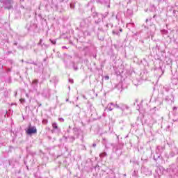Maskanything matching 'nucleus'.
Masks as SVG:
<instances>
[{
	"label": "nucleus",
	"instance_id": "obj_20",
	"mask_svg": "<svg viewBox=\"0 0 178 178\" xmlns=\"http://www.w3.org/2000/svg\"><path fill=\"white\" fill-rule=\"evenodd\" d=\"M38 80H34L32 82V84H38Z\"/></svg>",
	"mask_w": 178,
	"mask_h": 178
},
{
	"label": "nucleus",
	"instance_id": "obj_38",
	"mask_svg": "<svg viewBox=\"0 0 178 178\" xmlns=\"http://www.w3.org/2000/svg\"><path fill=\"white\" fill-rule=\"evenodd\" d=\"M63 49H66V46H63Z\"/></svg>",
	"mask_w": 178,
	"mask_h": 178
},
{
	"label": "nucleus",
	"instance_id": "obj_17",
	"mask_svg": "<svg viewBox=\"0 0 178 178\" xmlns=\"http://www.w3.org/2000/svg\"><path fill=\"white\" fill-rule=\"evenodd\" d=\"M49 41L51 42V44H53L54 45H55L56 44V40H49Z\"/></svg>",
	"mask_w": 178,
	"mask_h": 178
},
{
	"label": "nucleus",
	"instance_id": "obj_7",
	"mask_svg": "<svg viewBox=\"0 0 178 178\" xmlns=\"http://www.w3.org/2000/svg\"><path fill=\"white\" fill-rule=\"evenodd\" d=\"M108 108V111H113V109L115 108V107L113 106V103H109L107 105V107L106 108V109Z\"/></svg>",
	"mask_w": 178,
	"mask_h": 178
},
{
	"label": "nucleus",
	"instance_id": "obj_29",
	"mask_svg": "<svg viewBox=\"0 0 178 178\" xmlns=\"http://www.w3.org/2000/svg\"><path fill=\"white\" fill-rule=\"evenodd\" d=\"M20 102H21L22 104H23V102H24V99H20Z\"/></svg>",
	"mask_w": 178,
	"mask_h": 178
},
{
	"label": "nucleus",
	"instance_id": "obj_12",
	"mask_svg": "<svg viewBox=\"0 0 178 178\" xmlns=\"http://www.w3.org/2000/svg\"><path fill=\"white\" fill-rule=\"evenodd\" d=\"M101 17H98V19H95V24H99V23H101V20H102V19H101Z\"/></svg>",
	"mask_w": 178,
	"mask_h": 178
},
{
	"label": "nucleus",
	"instance_id": "obj_19",
	"mask_svg": "<svg viewBox=\"0 0 178 178\" xmlns=\"http://www.w3.org/2000/svg\"><path fill=\"white\" fill-rule=\"evenodd\" d=\"M38 45H41V47H42V39L40 40L39 44H38Z\"/></svg>",
	"mask_w": 178,
	"mask_h": 178
},
{
	"label": "nucleus",
	"instance_id": "obj_39",
	"mask_svg": "<svg viewBox=\"0 0 178 178\" xmlns=\"http://www.w3.org/2000/svg\"><path fill=\"white\" fill-rule=\"evenodd\" d=\"M156 17V15H154V16H153V18L155 19Z\"/></svg>",
	"mask_w": 178,
	"mask_h": 178
},
{
	"label": "nucleus",
	"instance_id": "obj_43",
	"mask_svg": "<svg viewBox=\"0 0 178 178\" xmlns=\"http://www.w3.org/2000/svg\"><path fill=\"white\" fill-rule=\"evenodd\" d=\"M68 58H72V56H68Z\"/></svg>",
	"mask_w": 178,
	"mask_h": 178
},
{
	"label": "nucleus",
	"instance_id": "obj_18",
	"mask_svg": "<svg viewBox=\"0 0 178 178\" xmlns=\"http://www.w3.org/2000/svg\"><path fill=\"white\" fill-rule=\"evenodd\" d=\"M70 8H71V9H74V3H70Z\"/></svg>",
	"mask_w": 178,
	"mask_h": 178
},
{
	"label": "nucleus",
	"instance_id": "obj_37",
	"mask_svg": "<svg viewBox=\"0 0 178 178\" xmlns=\"http://www.w3.org/2000/svg\"><path fill=\"white\" fill-rule=\"evenodd\" d=\"M94 58H97V54L93 56Z\"/></svg>",
	"mask_w": 178,
	"mask_h": 178
},
{
	"label": "nucleus",
	"instance_id": "obj_10",
	"mask_svg": "<svg viewBox=\"0 0 178 178\" xmlns=\"http://www.w3.org/2000/svg\"><path fill=\"white\" fill-rule=\"evenodd\" d=\"M161 159V153H156V155H154L153 159L154 161H158V159Z\"/></svg>",
	"mask_w": 178,
	"mask_h": 178
},
{
	"label": "nucleus",
	"instance_id": "obj_16",
	"mask_svg": "<svg viewBox=\"0 0 178 178\" xmlns=\"http://www.w3.org/2000/svg\"><path fill=\"white\" fill-rule=\"evenodd\" d=\"M100 158H104V156H106V152L101 153L99 154Z\"/></svg>",
	"mask_w": 178,
	"mask_h": 178
},
{
	"label": "nucleus",
	"instance_id": "obj_41",
	"mask_svg": "<svg viewBox=\"0 0 178 178\" xmlns=\"http://www.w3.org/2000/svg\"><path fill=\"white\" fill-rule=\"evenodd\" d=\"M165 100H166V101H169V99H168V98H165Z\"/></svg>",
	"mask_w": 178,
	"mask_h": 178
},
{
	"label": "nucleus",
	"instance_id": "obj_40",
	"mask_svg": "<svg viewBox=\"0 0 178 178\" xmlns=\"http://www.w3.org/2000/svg\"><path fill=\"white\" fill-rule=\"evenodd\" d=\"M120 33H122V31H123V30L122 29H120Z\"/></svg>",
	"mask_w": 178,
	"mask_h": 178
},
{
	"label": "nucleus",
	"instance_id": "obj_35",
	"mask_svg": "<svg viewBox=\"0 0 178 178\" xmlns=\"http://www.w3.org/2000/svg\"><path fill=\"white\" fill-rule=\"evenodd\" d=\"M106 27H107V28L109 27V24H106Z\"/></svg>",
	"mask_w": 178,
	"mask_h": 178
},
{
	"label": "nucleus",
	"instance_id": "obj_24",
	"mask_svg": "<svg viewBox=\"0 0 178 178\" xmlns=\"http://www.w3.org/2000/svg\"><path fill=\"white\" fill-rule=\"evenodd\" d=\"M69 83H71V84H73L74 83V81H73V79H69Z\"/></svg>",
	"mask_w": 178,
	"mask_h": 178
},
{
	"label": "nucleus",
	"instance_id": "obj_25",
	"mask_svg": "<svg viewBox=\"0 0 178 178\" xmlns=\"http://www.w3.org/2000/svg\"><path fill=\"white\" fill-rule=\"evenodd\" d=\"M59 122H65V119L63 118H58Z\"/></svg>",
	"mask_w": 178,
	"mask_h": 178
},
{
	"label": "nucleus",
	"instance_id": "obj_6",
	"mask_svg": "<svg viewBox=\"0 0 178 178\" xmlns=\"http://www.w3.org/2000/svg\"><path fill=\"white\" fill-rule=\"evenodd\" d=\"M143 173H145L146 176H149L151 175V170H149L148 168H144Z\"/></svg>",
	"mask_w": 178,
	"mask_h": 178
},
{
	"label": "nucleus",
	"instance_id": "obj_45",
	"mask_svg": "<svg viewBox=\"0 0 178 178\" xmlns=\"http://www.w3.org/2000/svg\"><path fill=\"white\" fill-rule=\"evenodd\" d=\"M113 34H115V31H113Z\"/></svg>",
	"mask_w": 178,
	"mask_h": 178
},
{
	"label": "nucleus",
	"instance_id": "obj_8",
	"mask_svg": "<svg viewBox=\"0 0 178 178\" xmlns=\"http://www.w3.org/2000/svg\"><path fill=\"white\" fill-rule=\"evenodd\" d=\"M92 17H94V19H97V17H104V15H99L98 14V13H92Z\"/></svg>",
	"mask_w": 178,
	"mask_h": 178
},
{
	"label": "nucleus",
	"instance_id": "obj_22",
	"mask_svg": "<svg viewBox=\"0 0 178 178\" xmlns=\"http://www.w3.org/2000/svg\"><path fill=\"white\" fill-rule=\"evenodd\" d=\"M127 13H129V15H132L133 14V11H131V10H127Z\"/></svg>",
	"mask_w": 178,
	"mask_h": 178
},
{
	"label": "nucleus",
	"instance_id": "obj_3",
	"mask_svg": "<svg viewBox=\"0 0 178 178\" xmlns=\"http://www.w3.org/2000/svg\"><path fill=\"white\" fill-rule=\"evenodd\" d=\"M97 3H101V5H104V6H107V8H111V0H98Z\"/></svg>",
	"mask_w": 178,
	"mask_h": 178
},
{
	"label": "nucleus",
	"instance_id": "obj_15",
	"mask_svg": "<svg viewBox=\"0 0 178 178\" xmlns=\"http://www.w3.org/2000/svg\"><path fill=\"white\" fill-rule=\"evenodd\" d=\"M161 34H165V35L168 34V30H165V29L161 30Z\"/></svg>",
	"mask_w": 178,
	"mask_h": 178
},
{
	"label": "nucleus",
	"instance_id": "obj_26",
	"mask_svg": "<svg viewBox=\"0 0 178 178\" xmlns=\"http://www.w3.org/2000/svg\"><path fill=\"white\" fill-rule=\"evenodd\" d=\"M73 68H74V70H78V67H76V65H74V66H73Z\"/></svg>",
	"mask_w": 178,
	"mask_h": 178
},
{
	"label": "nucleus",
	"instance_id": "obj_14",
	"mask_svg": "<svg viewBox=\"0 0 178 178\" xmlns=\"http://www.w3.org/2000/svg\"><path fill=\"white\" fill-rule=\"evenodd\" d=\"M113 106L114 108H116L117 109H120V104H113Z\"/></svg>",
	"mask_w": 178,
	"mask_h": 178
},
{
	"label": "nucleus",
	"instance_id": "obj_21",
	"mask_svg": "<svg viewBox=\"0 0 178 178\" xmlns=\"http://www.w3.org/2000/svg\"><path fill=\"white\" fill-rule=\"evenodd\" d=\"M123 84L122 83H119L117 86V88H119V87H122Z\"/></svg>",
	"mask_w": 178,
	"mask_h": 178
},
{
	"label": "nucleus",
	"instance_id": "obj_28",
	"mask_svg": "<svg viewBox=\"0 0 178 178\" xmlns=\"http://www.w3.org/2000/svg\"><path fill=\"white\" fill-rule=\"evenodd\" d=\"M104 79H105V80H109V76H104Z\"/></svg>",
	"mask_w": 178,
	"mask_h": 178
},
{
	"label": "nucleus",
	"instance_id": "obj_4",
	"mask_svg": "<svg viewBox=\"0 0 178 178\" xmlns=\"http://www.w3.org/2000/svg\"><path fill=\"white\" fill-rule=\"evenodd\" d=\"M163 151H165V145H159L156 147V154H162V152H163Z\"/></svg>",
	"mask_w": 178,
	"mask_h": 178
},
{
	"label": "nucleus",
	"instance_id": "obj_2",
	"mask_svg": "<svg viewBox=\"0 0 178 178\" xmlns=\"http://www.w3.org/2000/svg\"><path fill=\"white\" fill-rule=\"evenodd\" d=\"M26 134L29 136H31V134H37V127H29L26 131Z\"/></svg>",
	"mask_w": 178,
	"mask_h": 178
},
{
	"label": "nucleus",
	"instance_id": "obj_36",
	"mask_svg": "<svg viewBox=\"0 0 178 178\" xmlns=\"http://www.w3.org/2000/svg\"><path fill=\"white\" fill-rule=\"evenodd\" d=\"M32 65H37L35 63L33 62L31 63Z\"/></svg>",
	"mask_w": 178,
	"mask_h": 178
},
{
	"label": "nucleus",
	"instance_id": "obj_13",
	"mask_svg": "<svg viewBox=\"0 0 178 178\" xmlns=\"http://www.w3.org/2000/svg\"><path fill=\"white\" fill-rule=\"evenodd\" d=\"M175 155H176V153H175V152L172 151L170 153V156H168V158H173V156H175Z\"/></svg>",
	"mask_w": 178,
	"mask_h": 178
},
{
	"label": "nucleus",
	"instance_id": "obj_11",
	"mask_svg": "<svg viewBox=\"0 0 178 178\" xmlns=\"http://www.w3.org/2000/svg\"><path fill=\"white\" fill-rule=\"evenodd\" d=\"M170 170H172V173H176V165H172L170 167Z\"/></svg>",
	"mask_w": 178,
	"mask_h": 178
},
{
	"label": "nucleus",
	"instance_id": "obj_34",
	"mask_svg": "<svg viewBox=\"0 0 178 178\" xmlns=\"http://www.w3.org/2000/svg\"><path fill=\"white\" fill-rule=\"evenodd\" d=\"M14 45H17V42H15Z\"/></svg>",
	"mask_w": 178,
	"mask_h": 178
},
{
	"label": "nucleus",
	"instance_id": "obj_32",
	"mask_svg": "<svg viewBox=\"0 0 178 178\" xmlns=\"http://www.w3.org/2000/svg\"><path fill=\"white\" fill-rule=\"evenodd\" d=\"M71 138L74 141V136H72Z\"/></svg>",
	"mask_w": 178,
	"mask_h": 178
},
{
	"label": "nucleus",
	"instance_id": "obj_27",
	"mask_svg": "<svg viewBox=\"0 0 178 178\" xmlns=\"http://www.w3.org/2000/svg\"><path fill=\"white\" fill-rule=\"evenodd\" d=\"M103 143H104V144H106V138H103Z\"/></svg>",
	"mask_w": 178,
	"mask_h": 178
},
{
	"label": "nucleus",
	"instance_id": "obj_31",
	"mask_svg": "<svg viewBox=\"0 0 178 178\" xmlns=\"http://www.w3.org/2000/svg\"><path fill=\"white\" fill-rule=\"evenodd\" d=\"M87 22H89V19H85V23H87Z\"/></svg>",
	"mask_w": 178,
	"mask_h": 178
},
{
	"label": "nucleus",
	"instance_id": "obj_23",
	"mask_svg": "<svg viewBox=\"0 0 178 178\" xmlns=\"http://www.w3.org/2000/svg\"><path fill=\"white\" fill-rule=\"evenodd\" d=\"M166 131H170V125H168V126L167 127Z\"/></svg>",
	"mask_w": 178,
	"mask_h": 178
},
{
	"label": "nucleus",
	"instance_id": "obj_44",
	"mask_svg": "<svg viewBox=\"0 0 178 178\" xmlns=\"http://www.w3.org/2000/svg\"><path fill=\"white\" fill-rule=\"evenodd\" d=\"M146 22H148V19H146Z\"/></svg>",
	"mask_w": 178,
	"mask_h": 178
},
{
	"label": "nucleus",
	"instance_id": "obj_30",
	"mask_svg": "<svg viewBox=\"0 0 178 178\" xmlns=\"http://www.w3.org/2000/svg\"><path fill=\"white\" fill-rule=\"evenodd\" d=\"M92 147H97V144L93 143V144H92Z\"/></svg>",
	"mask_w": 178,
	"mask_h": 178
},
{
	"label": "nucleus",
	"instance_id": "obj_42",
	"mask_svg": "<svg viewBox=\"0 0 178 178\" xmlns=\"http://www.w3.org/2000/svg\"><path fill=\"white\" fill-rule=\"evenodd\" d=\"M103 116H105V113H103Z\"/></svg>",
	"mask_w": 178,
	"mask_h": 178
},
{
	"label": "nucleus",
	"instance_id": "obj_33",
	"mask_svg": "<svg viewBox=\"0 0 178 178\" xmlns=\"http://www.w3.org/2000/svg\"><path fill=\"white\" fill-rule=\"evenodd\" d=\"M176 109H177V107H174V108H173V110H174V111H176Z\"/></svg>",
	"mask_w": 178,
	"mask_h": 178
},
{
	"label": "nucleus",
	"instance_id": "obj_9",
	"mask_svg": "<svg viewBox=\"0 0 178 178\" xmlns=\"http://www.w3.org/2000/svg\"><path fill=\"white\" fill-rule=\"evenodd\" d=\"M52 127L54 129V130H60V129H59V127H58V124L56 122H53L52 123Z\"/></svg>",
	"mask_w": 178,
	"mask_h": 178
},
{
	"label": "nucleus",
	"instance_id": "obj_1",
	"mask_svg": "<svg viewBox=\"0 0 178 178\" xmlns=\"http://www.w3.org/2000/svg\"><path fill=\"white\" fill-rule=\"evenodd\" d=\"M1 3H3L6 9H12L13 6V0H0Z\"/></svg>",
	"mask_w": 178,
	"mask_h": 178
},
{
	"label": "nucleus",
	"instance_id": "obj_46",
	"mask_svg": "<svg viewBox=\"0 0 178 178\" xmlns=\"http://www.w3.org/2000/svg\"><path fill=\"white\" fill-rule=\"evenodd\" d=\"M66 101H69V99H67V100H66Z\"/></svg>",
	"mask_w": 178,
	"mask_h": 178
},
{
	"label": "nucleus",
	"instance_id": "obj_5",
	"mask_svg": "<svg viewBox=\"0 0 178 178\" xmlns=\"http://www.w3.org/2000/svg\"><path fill=\"white\" fill-rule=\"evenodd\" d=\"M120 109L123 111L125 109H129V106H127V105H125L124 104H120Z\"/></svg>",
	"mask_w": 178,
	"mask_h": 178
}]
</instances>
